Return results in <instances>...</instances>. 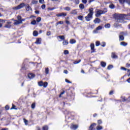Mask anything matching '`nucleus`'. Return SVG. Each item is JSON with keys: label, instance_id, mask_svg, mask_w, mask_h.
Returning a JSON list of instances; mask_svg holds the SVG:
<instances>
[{"label": "nucleus", "instance_id": "1", "mask_svg": "<svg viewBox=\"0 0 130 130\" xmlns=\"http://www.w3.org/2000/svg\"><path fill=\"white\" fill-rule=\"evenodd\" d=\"M130 17V13L125 15V14H116L115 16L116 20H117L118 23H124L123 20H126L127 19V16Z\"/></svg>", "mask_w": 130, "mask_h": 130}, {"label": "nucleus", "instance_id": "2", "mask_svg": "<svg viewBox=\"0 0 130 130\" xmlns=\"http://www.w3.org/2000/svg\"><path fill=\"white\" fill-rule=\"evenodd\" d=\"M25 6H26L25 3H22L20 4V5H19L18 6L13 7V10H15V11H17L18 10H21V9H23V8H24V7H25Z\"/></svg>", "mask_w": 130, "mask_h": 130}, {"label": "nucleus", "instance_id": "3", "mask_svg": "<svg viewBox=\"0 0 130 130\" xmlns=\"http://www.w3.org/2000/svg\"><path fill=\"white\" fill-rule=\"evenodd\" d=\"M105 13H106V12H103V11L102 10H98V11H96V14H95V16L96 17H100L101 15L105 14Z\"/></svg>", "mask_w": 130, "mask_h": 130}, {"label": "nucleus", "instance_id": "4", "mask_svg": "<svg viewBox=\"0 0 130 130\" xmlns=\"http://www.w3.org/2000/svg\"><path fill=\"white\" fill-rule=\"evenodd\" d=\"M93 18V15L91 14H88L87 16L85 17V19L87 22L91 21V19Z\"/></svg>", "mask_w": 130, "mask_h": 130}, {"label": "nucleus", "instance_id": "5", "mask_svg": "<svg viewBox=\"0 0 130 130\" xmlns=\"http://www.w3.org/2000/svg\"><path fill=\"white\" fill-rule=\"evenodd\" d=\"M94 47H95V45L94 44H90V48H91V50H92V51L91 52V53L95 52Z\"/></svg>", "mask_w": 130, "mask_h": 130}, {"label": "nucleus", "instance_id": "6", "mask_svg": "<svg viewBox=\"0 0 130 130\" xmlns=\"http://www.w3.org/2000/svg\"><path fill=\"white\" fill-rule=\"evenodd\" d=\"M25 10L27 11V12H30V11H32V8L29 5H27L25 6Z\"/></svg>", "mask_w": 130, "mask_h": 130}, {"label": "nucleus", "instance_id": "7", "mask_svg": "<svg viewBox=\"0 0 130 130\" xmlns=\"http://www.w3.org/2000/svg\"><path fill=\"white\" fill-rule=\"evenodd\" d=\"M78 127V125L72 124L71 126V129L73 130H75L77 129Z\"/></svg>", "mask_w": 130, "mask_h": 130}, {"label": "nucleus", "instance_id": "8", "mask_svg": "<svg viewBox=\"0 0 130 130\" xmlns=\"http://www.w3.org/2000/svg\"><path fill=\"white\" fill-rule=\"evenodd\" d=\"M66 16H67V14L63 13H61L56 14L57 17H66Z\"/></svg>", "mask_w": 130, "mask_h": 130}, {"label": "nucleus", "instance_id": "9", "mask_svg": "<svg viewBox=\"0 0 130 130\" xmlns=\"http://www.w3.org/2000/svg\"><path fill=\"white\" fill-rule=\"evenodd\" d=\"M35 77V75H34L33 73H29L28 74V77L29 79H33Z\"/></svg>", "mask_w": 130, "mask_h": 130}, {"label": "nucleus", "instance_id": "10", "mask_svg": "<svg viewBox=\"0 0 130 130\" xmlns=\"http://www.w3.org/2000/svg\"><path fill=\"white\" fill-rule=\"evenodd\" d=\"M98 30H102V26H99L97 28L96 30H93V33H98L97 31Z\"/></svg>", "mask_w": 130, "mask_h": 130}, {"label": "nucleus", "instance_id": "11", "mask_svg": "<svg viewBox=\"0 0 130 130\" xmlns=\"http://www.w3.org/2000/svg\"><path fill=\"white\" fill-rule=\"evenodd\" d=\"M38 3V1L36 0H32L30 3V5L32 6V5H37Z\"/></svg>", "mask_w": 130, "mask_h": 130}, {"label": "nucleus", "instance_id": "12", "mask_svg": "<svg viewBox=\"0 0 130 130\" xmlns=\"http://www.w3.org/2000/svg\"><path fill=\"white\" fill-rule=\"evenodd\" d=\"M93 8H89V15H91L92 16H93V14H94V12H93Z\"/></svg>", "mask_w": 130, "mask_h": 130}, {"label": "nucleus", "instance_id": "13", "mask_svg": "<svg viewBox=\"0 0 130 130\" xmlns=\"http://www.w3.org/2000/svg\"><path fill=\"white\" fill-rule=\"evenodd\" d=\"M41 38L37 39L35 44L38 45L40 44L41 43Z\"/></svg>", "mask_w": 130, "mask_h": 130}, {"label": "nucleus", "instance_id": "14", "mask_svg": "<svg viewBox=\"0 0 130 130\" xmlns=\"http://www.w3.org/2000/svg\"><path fill=\"white\" fill-rule=\"evenodd\" d=\"M19 24H22V21L14 20V25H19Z\"/></svg>", "mask_w": 130, "mask_h": 130}, {"label": "nucleus", "instance_id": "15", "mask_svg": "<svg viewBox=\"0 0 130 130\" xmlns=\"http://www.w3.org/2000/svg\"><path fill=\"white\" fill-rule=\"evenodd\" d=\"M94 23H95V24H98L100 22H101V20H100V19L99 18H96L94 21H93Z\"/></svg>", "mask_w": 130, "mask_h": 130}, {"label": "nucleus", "instance_id": "16", "mask_svg": "<svg viewBox=\"0 0 130 130\" xmlns=\"http://www.w3.org/2000/svg\"><path fill=\"white\" fill-rule=\"evenodd\" d=\"M2 23H6V20L0 19V28H2V27H3V24H2Z\"/></svg>", "mask_w": 130, "mask_h": 130}, {"label": "nucleus", "instance_id": "17", "mask_svg": "<svg viewBox=\"0 0 130 130\" xmlns=\"http://www.w3.org/2000/svg\"><path fill=\"white\" fill-rule=\"evenodd\" d=\"M62 44L63 46L68 45V44H69V41L68 40H64L62 42Z\"/></svg>", "mask_w": 130, "mask_h": 130}, {"label": "nucleus", "instance_id": "18", "mask_svg": "<svg viewBox=\"0 0 130 130\" xmlns=\"http://www.w3.org/2000/svg\"><path fill=\"white\" fill-rule=\"evenodd\" d=\"M120 45H121V46H126L127 45V43H125V42H121L120 43Z\"/></svg>", "mask_w": 130, "mask_h": 130}, {"label": "nucleus", "instance_id": "19", "mask_svg": "<svg viewBox=\"0 0 130 130\" xmlns=\"http://www.w3.org/2000/svg\"><path fill=\"white\" fill-rule=\"evenodd\" d=\"M70 43H71V44H75V43H76V40L75 39L70 40Z\"/></svg>", "mask_w": 130, "mask_h": 130}, {"label": "nucleus", "instance_id": "20", "mask_svg": "<svg viewBox=\"0 0 130 130\" xmlns=\"http://www.w3.org/2000/svg\"><path fill=\"white\" fill-rule=\"evenodd\" d=\"M101 66L103 67V68H105V67H106V63L103 61H102L101 62Z\"/></svg>", "mask_w": 130, "mask_h": 130}, {"label": "nucleus", "instance_id": "21", "mask_svg": "<svg viewBox=\"0 0 130 130\" xmlns=\"http://www.w3.org/2000/svg\"><path fill=\"white\" fill-rule=\"evenodd\" d=\"M79 8L81 9V10H84L85 9V6L83 4H81L79 5Z\"/></svg>", "mask_w": 130, "mask_h": 130}, {"label": "nucleus", "instance_id": "22", "mask_svg": "<svg viewBox=\"0 0 130 130\" xmlns=\"http://www.w3.org/2000/svg\"><path fill=\"white\" fill-rule=\"evenodd\" d=\"M119 40H120L121 41H123V40H124V37H123V36L119 35Z\"/></svg>", "mask_w": 130, "mask_h": 130}, {"label": "nucleus", "instance_id": "23", "mask_svg": "<svg viewBox=\"0 0 130 130\" xmlns=\"http://www.w3.org/2000/svg\"><path fill=\"white\" fill-rule=\"evenodd\" d=\"M120 35H122V36H124L125 35H127V32L126 31H122L120 33Z\"/></svg>", "mask_w": 130, "mask_h": 130}, {"label": "nucleus", "instance_id": "24", "mask_svg": "<svg viewBox=\"0 0 130 130\" xmlns=\"http://www.w3.org/2000/svg\"><path fill=\"white\" fill-rule=\"evenodd\" d=\"M111 57L112 58H117V56L114 53H112Z\"/></svg>", "mask_w": 130, "mask_h": 130}, {"label": "nucleus", "instance_id": "25", "mask_svg": "<svg viewBox=\"0 0 130 130\" xmlns=\"http://www.w3.org/2000/svg\"><path fill=\"white\" fill-rule=\"evenodd\" d=\"M94 125H96V123L92 124L89 127V130H92L94 128Z\"/></svg>", "mask_w": 130, "mask_h": 130}, {"label": "nucleus", "instance_id": "26", "mask_svg": "<svg viewBox=\"0 0 130 130\" xmlns=\"http://www.w3.org/2000/svg\"><path fill=\"white\" fill-rule=\"evenodd\" d=\"M71 14H72L73 15H77V14H78V12H77V10H73L71 12Z\"/></svg>", "mask_w": 130, "mask_h": 130}, {"label": "nucleus", "instance_id": "27", "mask_svg": "<svg viewBox=\"0 0 130 130\" xmlns=\"http://www.w3.org/2000/svg\"><path fill=\"white\" fill-rule=\"evenodd\" d=\"M48 85V83L47 82H45L43 84V87H44V88H46V87H47Z\"/></svg>", "mask_w": 130, "mask_h": 130}, {"label": "nucleus", "instance_id": "28", "mask_svg": "<svg viewBox=\"0 0 130 130\" xmlns=\"http://www.w3.org/2000/svg\"><path fill=\"white\" fill-rule=\"evenodd\" d=\"M5 28H11V27H12V25H11L10 24H6L5 25Z\"/></svg>", "mask_w": 130, "mask_h": 130}, {"label": "nucleus", "instance_id": "29", "mask_svg": "<svg viewBox=\"0 0 130 130\" xmlns=\"http://www.w3.org/2000/svg\"><path fill=\"white\" fill-rule=\"evenodd\" d=\"M33 35H34V36H35V37L37 36L38 35V32H37V31H36V30H35V31H34V32H33Z\"/></svg>", "mask_w": 130, "mask_h": 130}, {"label": "nucleus", "instance_id": "30", "mask_svg": "<svg viewBox=\"0 0 130 130\" xmlns=\"http://www.w3.org/2000/svg\"><path fill=\"white\" fill-rule=\"evenodd\" d=\"M63 24V21H59L56 23V25L57 26L58 25H62Z\"/></svg>", "mask_w": 130, "mask_h": 130}, {"label": "nucleus", "instance_id": "31", "mask_svg": "<svg viewBox=\"0 0 130 130\" xmlns=\"http://www.w3.org/2000/svg\"><path fill=\"white\" fill-rule=\"evenodd\" d=\"M43 82L40 81L38 83V85L40 87H42L43 86Z\"/></svg>", "mask_w": 130, "mask_h": 130}, {"label": "nucleus", "instance_id": "32", "mask_svg": "<svg viewBox=\"0 0 130 130\" xmlns=\"http://www.w3.org/2000/svg\"><path fill=\"white\" fill-rule=\"evenodd\" d=\"M60 39H61V40H64V36H60L59 37H58Z\"/></svg>", "mask_w": 130, "mask_h": 130}, {"label": "nucleus", "instance_id": "33", "mask_svg": "<svg viewBox=\"0 0 130 130\" xmlns=\"http://www.w3.org/2000/svg\"><path fill=\"white\" fill-rule=\"evenodd\" d=\"M119 2L120 4H124L125 2H126V0H119Z\"/></svg>", "mask_w": 130, "mask_h": 130}, {"label": "nucleus", "instance_id": "34", "mask_svg": "<svg viewBox=\"0 0 130 130\" xmlns=\"http://www.w3.org/2000/svg\"><path fill=\"white\" fill-rule=\"evenodd\" d=\"M83 18H84V16L81 15L78 17V19L80 21H83Z\"/></svg>", "mask_w": 130, "mask_h": 130}, {"label": "nucleus", "instance_id": "35", "mask_svg": "<svg viewBox=\"0 0 130 130\" xmlns=\"http://www.w3.org/2000/svg\"><path fill=\"white\" fill-rule=\"evenodd\" d=\"M17 20L18 21H22V22H23V21H24V20H22V17L20 16H18L17 17Z\"/></svg>", "mask_w": 130, "mask_h": 130}, {"label": "nucleus", "instance_id": "36", "mask_svg": "<svg viewBox=\"0 0 130 130\" xmlns=\"http://www.w3.org/2000/svg\"><path fill=\"white\" fill-rule=\"evenodd\" d=\"M103 127L101 126V125H98L97 127H96V129L97 130H101V129H103Z\"/></svg>", "mask_w": 130, "mask_h": 130}, {"label": "nucleus", "instance_id": "37", "mask_svg": "<svg viewBox=\"0 0 130 130\" xmlns=\"http://www.w3.org/2000/svg\"><path fill=\"white\" fill-rule=\"evenodd\" d=\"M23 121L25 124V125H28V120H26V119H23Z\"/></svg>", "mask_w": 130, "mask_h": 130}, {"label": "nucleus", "instance_id": "38", "mask_svg": "<svg viewBox=\"0 0 130 130\" xmlns=\"http://www.w3.org/2000/svg\"><path fill=\"white\" fill-rule=\"evenodd\" d=\"M105 27L106 28H110V24L109 23L105 24Z\"/></svg>", "mask_w": 130, "mask_h": 130}, {"label": "nucleus", "instance_id": "39", "mask_svg": "<svg viewBox=\"0 0 130 130\" xmlns=\"http://www.w3.org/2000/svg\"><path fill=\"white\" fill-rule=\"evenodd\" d=\"M30 24L31 25H35L36 24V20H33L31 22Z\"/></svg>", "mask_w": 130, "mask_h": 130}, {"label": "nucleus", "instance_id": "40", "mask_svg": "<svg viewBox=\"0 0 130 130\" xmlns=\"http://www.w3.org/2000/svg\"><path fill=\"white\" fill-rule=\"evenodd\" d=\"M74 3L75 4V5H79V4H80V1L75 0L74 1Z\"/></svg>", "mask_w": 130, "mask_h": 130}, {"label": "nucleus", "instance_id": "41", "mask_svg": "<svg viewBox=\"0 0 130 130\" xmlns=\"http://www.w3.org/2000/svg\"><path fill=\"white\" fill-rule=\"evenodd\" d=\"M109 8H110V9H114V8H115V7L114 6V5L113 4H111L109 5Z\"/></svg>", "mask_w": 130, "mask_h": 130}, {"label": "nucleus", "instance_id": "42", "mask_svg": "<svg viewBox=\"0 0 130 130\" xmlns=\"http://www.w3.org/2000/svg\"><path fill=\"white\" fill-rule=\"evenodd\" d=\"M81 62V60H79V61H75L74 62V64H78V63H80Z\"/></svg>", "mask_w": 130, "mask_h": 130}, {"label": "nucleus", "instance_id": "43", "mask_svg": "<svg viewBox=\"0 0 130 130\" xmlns=\"http://www.w3.org/2000/svg\"><path fill=\"white\" fill-rule=\"evenodd\" d=\"M113 68V66L112 65H109L108 68L107 69L108 70H111V69H112Z\"/></svg>", "mask_w": 130, "mask_h": 130}, {"label": "nucleus", "instance_id": "44", "mask_svg": "<svg viewBox=\"0 0 130 130\" xmlns=\"http://www.w3.org/2000/svg\"><path fill=\"white\" fill-rule=\"evenodd\" d=\"M41 21V17H38L37 18V22H38V23H39V22Z\"/></svg>", "mask_w": 130, "mask_h": 130}, {"label": "nucleus", "instance_id": "45", "mask_svg": "<svg viewBox=\"0 0 130 130\" xmlns=\"http://www.w3.org/2000/svg\"><path fill=\"white\" fill-rule=\"evenodd\" d=\"M45 73L46 75H47L48 73H49V70H48V68H45Z\"/></svg>", "mask_w": 130, "mask_h": 130}, {"label": "nucleus", "instance_id": "46", "mask_svg": "<svg viewBox=\"0 0 130 130\" xmlns=\"http://www.w3.org/2000/svg\"><path fill=\"white\" fill-rule=\"evenodd\" d=\"M99 45H100V42L99 41H96L95 42V46H99Z\"/></svg>", "mask_w": 130, "mask_h": 130}, {"label": "nucleus", "instance_id": "47", "mask_svg": "<svg viewBox=\"0 0 130 130\" xmlns=\"http://www.w3.org/2000/svg\"><path fill=\"white\" fill-rule=\"evenodd\" d=\"M43 130H48V127L47 126H44L43 127Z\"/></svg>", "mask_w": 130, "mask_h": 130}, {"label": "nucleus", "instance_id": "48", "mask_svg": "<svg viewBox=\"0 0 130 130\" xmlns=\"http://www.w3.org/2000/svg\"><path fill=\"white\" fill-rule=\"evenodd\" d=\"M64 54H69V50H64Z\"/></svg>", "mask_w": 130, "mask_h": 130}, {"label": "nucleus", "instance_id": "49", "mask_svg": "<svg viewBox=\"0 0 130 130\" xmlns=\"http://www.w3.org/2000/svg\"><path fill=\"white\" fill-rule=\"evenodd\" d=\"M122 101L123 102H124L125 101H127V100H126V99H125V97H123V98H122Z\"/></svg>", "mask_w": 130, "mask_h": 130}, {"label": "nucleus", "instance_id": "50", "mask_svg": "<svg viewBox=\"0 0 130 130\" xmlns=\"http://www.w3.org/2000/svg\"><path fill=\"white\" fill-rule=\"evenodd\" d=\"M81 2H82V3H83V4H87L88 1L87 0H82Z\"/></svg>", "mask_w": 130, "mask_h": 130}, {"label": "nucleus", "instance_id": "51", "mask_svg": "<svg viewBox=\"0 0 130 130\" xmlns=\"http://www.w3.org/2000/svg\"><path fill=\"white\" fill-rule=\"evenodd\" d=\"M106 45V44L105 43V42H103L101 44V46H102L103 47H105V45Z\"/></svg>", "mask_w": 130, "mask_h": 130}, {"label": "nucleus", "instance_id": "52", "mask_svg": "<svg viewBox=\"0 0 130 130\" xmlns=\"http://www.w3.org/2000/svg\"><path fill=\"white\" fill-rule=\"evenodd\" d=\"M31 108L32 109H34V108H35V103H32L31 105Z\"/></svg>", "mask_w": 130, "mask_h": 130}, {"label": "nucleus", "instance_id": "53", "mask_svg": "<svg viewBox=\"0 0 130 130\" xmlns=\"http://www.w3.org/2000/svg\"><path fill=\"white\" fill-rule=\"evenodd\" d=\"M64 10H66V11H70L71 10V8L70 7H66L64 8Z\"/></svg>", "mask_w": 130, "mask_h": 130}, {"label": "nucleus", "instance_id": "54", "mask_svg": "<svg viewBox=\"0 0 130 130\" xmlns=\"http://www.w3.org/2000/svg\"><path fill=\"white\" fill-rule=\"evenodd\" d=\"M127 76L128 77H129V76H130V70L129 69H127Z\"/></svg>", "mask_w": 130, "mask_h": 130}, {"label": "nucleus", "instance_id": "55", "mask_svg": "<svg viewBox=\"0 0 130 130\" xmlns=\"http://www.w3.org/2000/svg\"><path fill=\"white\" fill-rule=\"evenodd\" d=\"M98 124H101V123H102V121L101 120H99L98 121Z\"/></svg>", "mask_w": 130, "mask_h": 130}, {"label": "nucleus", "instance_id": "56", "mask_svg": "<svg viewBox=\"0 0 130 130\" xmlns=\"http://www.w3.org/2000/svg\"><path fill=\"white\" fill-rule=\"evenodd\" d=\"M40 4H44V0H39Z\"/></svg>", "mask_w": 130, "mask_h": 130}, {"label": "nucleus", "instance_id": "57", "mask_svg": "<svg viewBox=\"0 0 130 130\" xmlns=\"http://www.w3.org/2000/svg\"><path fill=\"white\" fill-rule=\"evenodd\" d=\"M45 7H46L45 5H42L41 8H42V10H44V9H45Z\"/></svg>", "mask_w": 130, "mask_h": 130}, {"label": "nucleus", "instance_id": "58", "mask_svg": "<svg viewBox=\"0 0 130 130\" xmlns=\"http://www.w3.org/2000/svg\"><path fill=\"white\" fill-rule=\"evenodd\" d=\"M63 94H64V91H62V92H61L59 97H60V98L61 97V95H63Z\"/></svg>", "mask_w": 130, "mask_h": 130}, {"label": "nucleus", "instance_id": "59", "mask_svg": "<svg viewBox=\"0 0 130 130\" xmlns=\"http://www.w3.org/2000/svg\"><path fill=\"white\" fill-rule=\"evenodd\" d=\"M11 109H16V106H14V105L12 106V107L11 108Z\"/></svg>", "mask_w": 130, "mask_h": 130}, {"label": "nucleus", "instance_id": "60", "mask_svg": "<svg viewBox=\"0 0 130 130\" xmlns=\"http://www.w3.org/2000/svg\"><path fill=\"white\" fill-rule=\"evenodd\" d=\"M51 34V32H50V31H48L47 32V36H50Z\"/></svg>", "mask_w": 130, "mask_h": 130}, {"label": "nucleus", "instance_id": "61", "mask_svg": "<svg viewBox=\"0 0 130 130\" xmlns=\"http://www.w3.org/2000/svg\"><path fill=\"white\" fill-rule=\"evenodd\" d=\"M126 3H127L128 5H130V0H126Z\"/></svg>", "mask_w": 130, "mask_h": 130}, {"label": "nucleus", "instance_id": "62", "mask_svg": "<svg viewBox=\"0 0 130 130\" xmlns=\"http://www.w3.org/2000/svg\"><path fill=\"white\" fill-rule=\"evenodd\" d=\"M121 70H123V71H126L127 69L124 67H121Z\"/></svg>", "mask_w": 130, "mask_h": 130}, {"label": "nucleus", "instance_id": "63", "mask_svg": "<svg viewBox=\"0 0 130 130\" xmlns=\"http://www.w3.org/2000/svg\"><path fill=\"white\" fill-rule=\"evenodd\" d=\"M126 68H129V67H130V64L127 63V64H126Z\"/></svg>", "mask_w": 130, "mask_h": 130}, {"label": "nucleus", "instance_id": "64", "mask_svg": "<svg viewBox=\"0 0 130 130\" xmlns=\"http://www.w3.org/2000/svg\"><path fill=\"white\" fill-rule=\"evenodd\" d=\"M126 81L130 84V78L127 79Z\"/></svg>", "mask_w": 130, "mask_h": 130}]
</instances>
